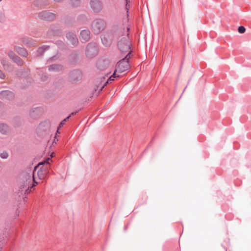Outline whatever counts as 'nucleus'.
Listing matches in <instances>:
<instances>
[{
	"instance_id": "1",
	"label": "nucleus",
	"mask_w": 251,
	"mask_h": 251,
	"mask_svg": "<svg viewBox=\"0 0 251 251\" xmlns=\"http://www.w3.org/2000/svg\"><path fill=\"white\" fill-rule=\"evenodd\" d=\"M129 27H127L126 31L125 29L118 30L113 32V37L117 41V46L120 51L124 53L131 50V41L129 37Z\"/></svg>"
},
{
	"instance_id": "2",
	"label": "nucleus",
	"mask_w": 251,
	"mask_h": 251,
	"mask_svg": "<svg viewBox=\"0 0 251 251\" xmlns=\"http://www.w3.org/2000/svg\"><path fill=\"white\" fill-rule=\"evenodd\" d=\"M51 158H47L45 161L39 162L35 167L34 171L30 173L33 178L34 183L37 184L38 180L45 178L50 162L51 161Z\"/></svg>"
},
{
	"instance_id": "3",
	"label": "nucleus",
	"mask_w": 251,
	"mask_h": 251,
	"mask_svg": "<svg viewBox=\"0 0 251 251\" xmlns=\"http://www.w3.org/2000/svg\"><path fill=\"white\" fill-rule=\"evenodd\" d=\"M37 184L33 182V178L30 173H24L22 175L20 184V189L21 192L28 194L31 189Z\"/></svg>"
},
{
	"instance_id": "4",
	"label": "nucleus",
	"mask_w": 251,
	"mask_h": 251,
	"mask_svg": "<svg viewBox=\"0 0 251 251\" xmlns=\"http://www.w3.org/2000/svg\"><path fill=\"white\" fill-rule=\"evenodd\" d=\"M132 52V50H130L124 58L117 62L114 71L118 74L122 73L129 69V60Z\"/></svg>"
},
{
	"instance_id": "5",
	"label": "nucleus",
	"mask_w": 251,
	"mask_h": 251,
	"mask_svg": "<svg viewBox=\"0 0 251 251\" xmlns=\"http://www.w3.org/2000/svg\"><path fill=\"white\" fill-rule=\"evenodd\" d=\"M106 27L105 22L101 19L94 20L91 25V29L94 34H99L103 31Z\"/></svg>"
},
{
	"instance_id": "6",
	"label": "nucleus",
	"mask_w": 251,
	"mask_h": 251,
	"mask_svg": "<svg viewBox=\"0 0 251 251\" xmlns=\"http://www.w3.org/2000/svg\"><path fill=\"white\" fill-rule=\"evenodd\" d=\"M82 72L79 69H74L68 74L69 81L72 83H76L82 79Z\"/></svg>"
},
{
	"instance_id": "7",
	"label": "nucleus",
	"mask_w": 251,
	"mask_h": 251,
	"mask_svg": "<svg viewBox=\"0 0 251 251\" xmlns=\"http://www.w3.org/2000/svg\"><path fill=\"white\" fill-rule=\"evenodd\" d=\"M98 53V47L96 43H90L87 45L85 50L87 57L91 58H93L97 55Z\"/></svg>"
},
{
	"instance_id": "8",
	"label": "nucleus",
	"mask_w": 251,
	"mask_h": 251,
	"mask_svg": "<svg viewBox=\"0 0 251 251\" xmlns=\"http://www.w3.org/2000/svg\"><path fill=\"white\" fill-rule=\"evenodd\" d=\"M38 18L43 21L51 22L56 18V14L47 10H43L38 13Z\"/></svg>"
},
{
	"instance_id": "9",
	"label": "nucleus",
	"mask_w": 251,
	"mask_h": 251,
	"mask_svg": "<svg viewBox=\"0 0 251 251\" xmlns=\"http://www.w3.org/2000/svg\"><path fill=\"white\" fill-rule=\"evenodd\" d=\"M50 124L49 121H45L41 122L37 128V132L40 135H43L44 133H46L50 130Z\"/></svg>"
},
{
	"instance_id": "10",
	"label": "nucleus",
	"mask_w": 251,
	"mask_h": 251,
	"mask_svg": "<svg viewBox=\"0 0 251 251\" xmlns=\"http://www.w3.org/2000/svg\"><path fill=\"white\" fill-rule=\"evenodd\" d=\"M7 55L10 59L18 66H22L24 65V61L18 55L14 53L13 50H10L8 52Z\"/></svg>"
},
{
	"instance_id": "11",
	"label": "nucleus",
	"mask_w": 251,
	"mask_h": 251,
	"mask_svg": "<svg viewBox=\"0 0 251 251\" xmlns=\"http://www.w3.org/2000/svg\"><path fill=\"white\" fill-rule=\"evenodd\" d=\"M102 44L105 47H109L113 40H115L113 37V32L111 34L106 33L104 34L101 38Z\"/></svg>"
},
{
	"instance_id": "12",
	"label": "nucleus",
	"mask_w": 251,
	"mask_h": 251,
	"mask_svg": "<svg viewBox=\"0 0 251 251\" xmlns=\"http://www.w3.org/2000/svg\"><path fill=\"white\" fill-rule=\"evenodd\" d=\"M67 39L74 47H76L78 44V40L75 34L72 32H69L66 33Z\"/></svg>"
},
{
	"instance_id": "13",
	"label": "nucleus",
	"mask_w": 251,
	"mask_h": 251,
	"mask_svg": "<svg viewBox=\"0 0 251 251\" xmlns=\"http://www.w3.org/2000/svg\"><path fill=\"white\" fill-rule=\"evenodd\" d=\"M81 58L80 52L78 50H74L69 56V62L72 64L77 62Z\"/></svg>"
},
{
	"instance_id": "14",
	"label": "nucleus",
	"mask_w": 251,
	"mask_h": 251,
	"mask_svg": "<svg viewBox=\"0 0 251 251\" xmlns=\"http://www.w3.org/2000/svg\"><path fill=\"white\" fill-rule=\"evenodd\" d=\"M14 93L9 90H3L0 92V99L1 100H13L14 99Z\"/></svg>"
},
{
	"instance_id": "15",
	"label": "nucleus",
	"mask_w": 251,
	"mask_h": 251,
	"mask_svg": "<svg viewBox=\"0 0 251 251\" xmlns=\"http://www.w3.org/2000/svg\"><path fill=\"white\" fill-rule=\"evenodd\" d=\"M90 4L93 10L95 12H99L102 10V5L100 0H91Z\"/></svg>"
},
{
	"instance_id": "16",
	"label": "nucleus",
	"mask_w": 251,
	"mask_h": 251,
	"mask_svg": "<svg viewBox=\"0 0 251 251\" xmlns=\"http://www.w3.org/2000/svg\"><path fill=\"white\" fill-rule=\"evenodd\" d=\"M121 76V75L120 74H118L114 71L113 74L108 78V79L105 82L104 85L100 88L99 92V93H100L102 90V89L108 84L111 83L113 81L115 80V78H120Z\"/></svg>"
},
{
	"instance_id": "17",
	"label": "nucleus",
	"mask_w": 251,
	"mask_h": 251,
	"mask_svg": "<svg viewBox=\"0 0 251 251\" xmlns=\"http://www.w3.org/2000/svg\"><path fill=\"white\" fill-rule=\"evenodd\" d=\"M121 76V75L120 74H118L114 71L113 74L108 78V79L105 82L104 85L100 88L99 92V93H100L102 90V89L108 84L111 83L113 81L115 80V78H120Z\"/></svg>"
},
{
	"instance_id": "18",
	"label": "nucleus",
	"mask_w": 251,
	"mask_h": 251,
	"mask_svg": "<svg viewBox=\"0 0 251 251\" xmlns=\"http://www.w3.org/2000/svg\"><path fill=\"white\" fill-rule=\"evenodd\" d=\"M1 64L2 65L3 69L9 73L12 72L13 71V65L9 61L2 59L0 61Z\"/></svg>"
},
{
	"instance_id": "19",
	"label": "nucleus",
	"mask_w": 251,
	"mask_h": 251,
	"mask_svg": "<svg viewBox=\"0 0 251 251\" xmlns=\"http://www.w3.org/2000/svg\"><path fill=\"white\" fill-rule=\"evenodd\" d=\"M80 38L82 42L88 41L90 39V32L88 29H84L81 31Z\"/></svg>"
},
{
	"instance_id": "20",
	"label": "nucleus",
	"mask_w": 251,
	"mask_h": 251,
	"mask_svg": "<svg viewBox=\"0 0 251 251\" xmlns=\"http://www.w3.org/2000/svg\"><path fill=\"white\" fill-rule=\"evenodd\" d=\"M14 50L17 52L19 55L23 57H27L28 53L26 50L24 48H22L18 46H15L14 47Z\"/></svg>"
},
{
	"instance_id": "21",
	"label": "nucleus",
	"mask_w": 251,
	"mask_h": 251,
	"mask_svg": "<svg viewBox=\"0 0 251 251\" xmlns=\"http://www.w3.org/2000/svg\"><path fill=\"white\" fill-rule=\"evenodd\" d=\"M109 63L107 59H100L97 63V67L100 70H104L108 66Z\"/></svg>"
},
{
	"instance_id": "22",
	"label": "nucleus",
	"mask_w": 251,
	"mask_h": 251,
	"mask_svg": "<svg viewBox=\"0 0 251 251\" xmlns=\"http://www.w3.org/2000/svg\"><path fill=\"white\" fill-rule=\"evenodd\" d=\"M22 43L27 47H31L36 45V41L31 38L23 37L21 39Z\"/></svg>"
},
{
	"instance_id": "23",
	"label": "nucleus",
	"mask_w": 251,
	"mask_h": 251,
	"mask_svg": "<svg viewBox=\"0 0 251 251\" xmlns=\"http://www.w3.org/2000/svg\"><path fill=\"white\" fill-rule=\"evenodd\" d=\"M33 4L35 6L42 8L49 4L48 0H34Z\"/></svg>"
},
{
	"instance_id": "24",
	"label": "nucleus",
	"mask_w": 251,
	"mask_h": 251,
	"mask_svg": "<svg viewBox=\"0 0 251 251\" xmlns=\"http://www.w3.org/2000/svg\"><path fill=\"white\" fill-rule=\"evenodd\" d=\"M43 108L41 107H37L30 111V116L34 119H36L41 114Z\"/></svg>"
},
{
	"instance_id": "25",
	"label": "nucleus",
	"mask_w": 251,
	"mask_h": 251,
	"mask_svg": "<svg viewBox=\"0 0 251 251\" xmlns=\"http://www.w3.org/2000/svg\"><path fill=\"white\" fill-rule=\"evenodd\" d=\"M70 118V116H68L66 118L64 119L59 124L58 127H57V129L56 130V133H55V135L54 136V141L53 142V144L54 143H55L56 144V142H55V140L56 139L57 141H58V140L57 139V137H56V136L57 135V134H60V132L59 131V130L60 129V128H61L66 123V122H67V121L68 120H69V119Z\"/></svg>"
},
{
	"instance_id": "26",
	"label": "nucleus",
	"mask_w": 251,
	"mask_h": 251,
	"mask_svg": "<svg viewBox=\"0 0 251 251\" xmlns=\"http://www.w3.org/2000/svg\"><path fill=\"white\" fill-rule=\"evenodd\" d=\"M63 66L60 64H52L49 66L48 70L50 72H59L63 69Z\"/></svg>"
},
{
	"instance_id": "27",
	"label": "nucleus",
	"mask_w": 251,
	"mask_h": 251,
	"mask_svg": "<svg viewBox=\"0 0 251 251\" xmlns=\"http://www.w3.org/2000/svg\"><path fill=\"white\" fill-rule=\"evenodd\" d=\"M50 49V46L49 45H43L40 47L38 48L37 52V56H42L46 51Z\"/></svg>"
},
{
	"instance_id": "28",
	"label": "nucleus",
	"mask_w": 251,
	"mask_h": 251,
	"mask_svg": "<svg viewBox=\"0 0 251 251\" xmlns=\"http://www.w3.org/2000/svg\"><path fill=\"white\" fill-rule=\"evenodd\" d=\"M48 35H53L60 36L62 34L61 30L58 29H55L51 27L48 32Z\"/></svg>"
},
{
	"instance_id": "29",
	"label": "nucleus",
	"mask_w": 251,
	"mask_h": 251,
	"mask_svg": "<svg viewBox=\"0 0 251 251\" xmlns=\"http://www.w3.org/2000/svg\"><path fill=\"white\" fill-rule=\"evenodd\" d=\"M77 20L80 24H84L87 22L88 19L86 15L81 14L77 17Z\"/></svg>"
},
{
	"instance_id": "30",
	"label": "nucleus",
	"mask_w": 251,
	"mask_h": 251,
	"mask_svg": "<svg viewBox=\"0 0 251 251\" xmlns=\"http://www.w3.org/2000/svg\"><path fill=\"white\" fill-rule=\"evenodd\" d=\"M55 44L57 47L61 50H65L67 48V45L64 42L61 40L56 41Z\"/></svg>"
},
{
	"instance_id": "31",
	"label": "nucleus",
	"mask_w": 251,
	"mask_h": 251,
	"mask_svg": "<svg viewBox=\"0 0 251 251\" xmlns=\"http://www.w3.org/2000/svg\"><path fill=\"white\" fill-rule=\"evenodd\" d=\"M8 130V126L4 124H0V132L2 134H6Z\"/></svg>"
},
{
	"instance_id": "32",
	"label": "nucleus",
	"mask_w": 251,
	"mask_h": 251,
	"mask_svg": "<svg viewBox=\"0 0 251 251\" xmlns=\"http://www.w3.org/2000/svg\"><path fill=\"white\" fill-rule=\"evenodd\" d=\"M70 2L72 6L76 7L80 4V0H70Z\"/></svg>"
},
{
	"instance_id": "33",
	"label": "nucleus",
	"mask_w": 251,
	"mask_h": 251,
	"mask_svg": "<svg viewBox=\"0 0 251 251\" xmlns=\"http://www.w3.org/2000/svg\"><path fill=\"white\" fill-rule=\"evenodd\" d=\"M130 7V4H125V8L126 12V16L127 18L129 17V11Z\"/></svg>"
},
{
	"instance_id": "34",
	"label": "nucleus",
	"mask_w": 251,
	"mask_h": 251,
	"mask_svg": "<svg viewBox=\"0 0 251 251\" xmlns=\"http://www.w3.org/2000/svg\"><path fill=\"white\" fill-rule=\"evenodd\" d=\"M246 31V28L244 26L241 25L238 28V31L240 33H244Z\"/></svg>"
},
{
	"instance_id": "35",
	"label": "nucleus",
	"mask_w": 251,
	"mask_h": 251,
	"mask_svg": "<svg viewBox=\"0 0 251 251\" xmlns=\"http://www.w3.org/2000/svg\"><path fill=\"white\" fill-rule=\"evenodd\" d=\"M57 58H58V56H57V55H53V56L50 57L49 58H48L47 60V62H50L55 60L57 59Z\"/></svg>"
},
{
	"instance_id": "36",
	"label": "nucleus",
	"mask_w": 251,
	"mask_h": 251,
	"mask_svg": "<svg viewBox=\"0 0 251 251\" xmlns=\"http://www.w3.org/2000/svg\"><path fill=\"white\" fill-rule=\"evenodd\" d=\"M5 20V15L3 13H0V22L3 23Z\"/></svg>"
},
{
	"instance_id": "37",
	"label": "nucleus",
	"mask_w": 251,
	"mask_h": 251,
	"mask_svg": "<svg viewBox=\"0 0 251 251\" xmlns=\"http://www.w3.org/2000/svg\"><path fill=\"white\" fill-rule=\"evenodd\" d=\"M8 153L6 151H3L0 154V157H8Z\"/></svg>"
},
{
	"instance_id": "38",
	"label": "nucleus",
	"mask_w": 251,
	"mask_h": 251,
	"mask_svg": "<svg viewBox=\"0 0 251 251\" xmlns=\"http://www.w3.org/2000/svg\"><path fill=\"white\" fill-rule=\"evenodd\" d=\"M5 77V74L2 72V71L0 70V78L4 79Z\"/></svg>"
},
{
	"instance_id": "39",
	"label": "nucleus",
	"mask_w": 251,
	"mask_h": 251,
	"mask_svg": "<svg viewBox=\"0 0 251 251\" xmlns=\"http://www.w3.org/2000/svg\"><path fill=\"white\" fill-rule=\"evenodd\" d=\"M41 79L42 81H46L48 79V76L46 75H43L41 76Z\"/></svg>"
},
{
	"instance_id": "40",
	"label": "nucleus",
	"mask_w": 251,
	"mask_h": 251,
	"mask_svg": "<svg viewBox=\"0 0 251 251\" xmlns=\"http://www.w3.org/2000/svg\"><path fill=\"white\" fill-rule=\"evenodd\" d=\"M78 111H79V110L75 111V112H72L71 113V114L70 115H69L68 116H70V117H71L72 116L75 115L78 113Z\"/></svg>"
},
{
	"instance_id": "41",
	"label": "nucleus",
	"mask_w": 251,
	"mask_h": 251,
	"mask_svg": "<svg viewBox=\"0 0 251 251\" xmlns=\"http://www.w3.org/2000/svg\"><path fill=\"white\" fill-rule=\"evenodd\" d=\"M153 143V139L150 142V143L149 144L148 147L151 146Z\"/></svg>"
},
{
	"instance_id": "42",
	"label": "nucleus",
	"mask_w": 251,
	"mask_h": 251,
	"mask_svg": "<svg viewBox=\"0 0 251 251\" xmlns=\"http://www.w3.org/2000/svg\"><path fill=\"white\" fill-rule=\"evenodd\" d=\"M54 2H60L62 0H53Z\"/></svg>"
},
{
	"instance_id": "43",
	"label": "nucleus",
	"mask_w": 251,
	"mask_h": 251,
	"mask_svg": "<svg viewBox=\"0 0 251 251\" xmlns=\"http://www.w3.org/2000/svg\"><path fill=\"white\" fill-rule=\"evenodd\" d=\"M50 157H54V155H53V152H52V153L50 154Z\"/></svg>"
},
{
	"instance_id": "44",
	"label": "nucleus",
	"mask_w": 251,
	"mask_h": 251,
	"mask_svg": "<svg viewBox=\"0 0 251 251\" xmlns=\"http://www.w3.org/2000/svg\"><path fill=\"white\" fill-rule=\"evenodd\" d=\"M17 75L19 76H21V75H20L19 73H17Z\"/></svg>"
},
{
	"instance_id": "45",
	"label": "nucleus",
	"mask_w": 251,
	"mask_h": 251,
	"mask_svg": "<svg viewBox=\"0 0 251 251\" xmlns=\"http://www.w3.org/2000/svg\"><path fill=\"white\" fill-rule=\"evenodd\" d=\"M16 44H20V45H21V43L16 42Z\"/></svg>"
},
{
	"instance_id": "46",
	"label": "nucleus",
	"mask_w": 251,
	"mask_h": 251,
	"mask_svg": "<svg viewBox=\"0 0 251 251\" xmlns=\"http://www.w3.org/2000/svg\"><path fill=\"white\" fill-rule=\"evenodd\" d=\"M1 102L0 101V106H1Z\"/></svg>"
},
{
	"instance_id": "47",
	"label": "nucleus",
	"mask_w": 251,
	"mask_h": 251,
	"mask_svg": "<svg viewBox=\"0 0 251 251\" xmlns=\"http://www.w3.org/2000/svg\"><path fill=\"white\" fill-rule=\"evenodd\" d=\"M2 0H0V1H1Z\"/></svg>"
}]
</instances>
